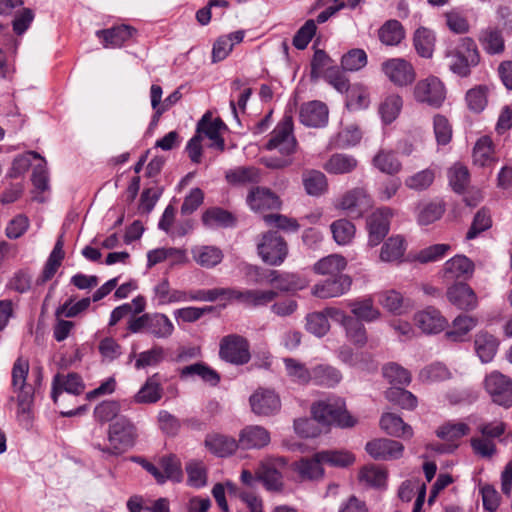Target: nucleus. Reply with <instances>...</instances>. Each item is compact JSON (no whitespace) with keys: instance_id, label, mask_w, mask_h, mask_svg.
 Segmentation results:
<instances>
[{"instance_id":"8","label":"nucleus","mask_w":512,"mask_h":512,"mask_svg":"<svg viewBox=\"0 0 512 512\" xmlns=\"http://www.w3.org/2000/svg\"><path fill=\"white\" fill-rule=\"evenodd\" d=\"M484 386L492 401L506 408L512 406V380L499 371H492L484 380Z\"/></svg>"},{"instance_id":"35","label":"nucleus","mask_w":512,"mask_h":512,"mask_svg":"<svg viewBox=\"0 0 512 512\" xmlns=\"http://www.w3.org/2000/svg\"><path fill=\"white\" fill-rule=\"evenodd\" d=\"M446 210V205L442 200H433L419 204L417 212V222L419 225H429L439 220Z\"/></svg>"},{"instance_id":"6","label":"nucleus","mask_w":512,"mask_h":512,"mask_svg":"<svg viewBox=\"0 0 512 512\" xmlns=\"http://www.w3.org/2000/svg\"><path fill=\"white\" fill-rule=\"evenodd\" d=\"M413 95L418 103L439 108L445 101L446 89L438 77L429 76L415 84Z\"/></svg>"},{"instance_id":"45","label":"nucleus","mask_w":512,"mask_h":512,"mask_svg":"<svg viewBox=\"0 0 512 512\" xmlns=\"http://www.w3.org/2000/svg\"><path fill=\"white\" fill-rule=\"evenodd\" d=\"M324 461L316 453L312 458H303L295 463V470L303 479H318L323 476L322 464Z\"/></svg>"},{"instance_id":"44","label":"nucleus","mask_w":512,"mask_h":512,"mask_svg":"<svg viewBox=\"0 0 512 512\" xmlns=\"http://www.w3.org/2000/svg\"><path fill=\"white\" fill-rule=\"evenodd\" d=\"M406 250L405 240L401 236L390 237L382 246L380 259L384 262H399Z\"/></svg>"},{"instance_id":"9","label":"nucleus","mask_w":512,"mask_h":512,"mask_svg":"<svg viewBox=\"0 0 512 512\" xmlns=\"http://www.w3.org/2000/svg\"><path fill=\"white\" fill-rule=\"evenodd\" d=\"M336 209L345 211L353 217H361L372 207V200L364 188H353L346 191L334 201Z\"/></svg>"},{"instance_id":"50","label":"nucleus","mask_w":512,"mask_h":512,"mask_svg":"<svg viewBox=\"0 0 512 512\" xmlns=\"http://www.w3.org/2000/svg\"><path fill=\"white\" fill-rule=\"evenodd\" d=\"M358 479L365 485L381 488L386 484L387 473L379 466L366 465L359 471Z\"/></svg>"},{"instance_id":"59","label":"nucleus","mask_w":512,"mask_h":512,"mask_svg":"<svg viewBox=\"0 0 512 512\" xmlns=\"http://www.w3.org/2000/svg\"><path fill=\"white\" fill-rule=\"evenodd\" d=\"M188 484L195 488H201L207 483V471L202 461L191 460L186 465Z\"/></svg>"},{"instance_id":"31","label":"nucleus","mask_w":512,"mask_h":512,"mask_svg":"<svg viewBox=\"0 0 512 512\" xmlns=\"http://www.w3.org/2000/svg\"><path fill=\"white\" fill-rule=\"evenodd\" d=\"M347 267V260L339 254H331L321 258L313 265V271L319 275L336 277L343 275L342 271Z\"/></svg>"},{"instance_id":"32","label":"nucleus","mask_w":512,"mask_h":512,"mask_svg":"<svg viewBox=\"0 0 512 512\" xmlns=\"http://www.w3.org/2000/svg\"><path fill=\"white\" fill-rule=\"evenodd\" d=\"M348 307L351 309L355 319H358L360 322H373L381 316V312L374 306L371 297L349 301Z\"/></svg>"},{"instance_id":"14","label":"nucleus","mask_w":512,"mask_h":512,"mask_svg":"<svg viewBox=\"0 0 512 512\" xmlns=\"http://www.w3.org/2000/svg\"><path fill=\"white\" fill-rule=\"evenodd\" d=\"M352 279L348 275H337L318 282L312 288V294L321 299L339 297L349 291Z\"/></svg>"},{"instance_id":"10","label":"nucleus","mask_w":512,"mask_h":512,"mask_svg":"<svg viewBox=\"0 0 512 512\" xmlns=\"http://www.w3.org/2000/svg\"><path fill=\"white\" fill-rule=\"evenodd\" d=\"M225 129L226 126L221 119H213L209 113H206L197 123L195 133L205 142L207 149L223 151L224 140L222 137V131Z\"/></svg>"},{"instance_id":"60","label":"nucleus","mask_w":512,"mask_h":512,"mask_svg":"<svg viewBox=\"0 0 512 512\" xmlns=\"http://www.w3.org/2000/svg\"><path fill=\"white\" fill-rule=\"evenodd\" d=\"M263 219L266 224L274 226L287 233L298 232L301 227L297 219L283 214H267Z\"/></svg>"},{"instance_id":"4","label":"nucleus","mask_w":512,"mask_h":512,"mask_svg":"<svg viewBox=\"0 0 512 512\" xmlns=\"http://www.w3.org/2000/svg\"><path fill=\"white\" fill-rule=\"evenodd\" d=\"M257 251L263 262L271 266H278L288 255V245L278 232L267 231L260 236L257 242Z\"/></svg>"},{"instance_id":"36","label":"nucleus","mask_w":512,"mask_h":512,"mask_svg":"<svg viewBox=\"0 0 512 512\" xmlns=\"http://www.w3.org/2000/svg\"><path fill=\"white\" fill-rule=\"evenodd\" d=\"M34 391H24L17 394V420L19 424L29 429L33 420Z\"/></svg>"},{"instance_id":"52","label":"nucleus","mask_w":512,"mask_h":512,"mask_svg":"<svg viewBox=\"0 0 512 512\" xmlns=\"http://www.w3.org/2000/svg\"><path fill=\"white\" fill-rule=\"evenodd\" d=\"M29 364L26 360L18 358L12 368V386L15 392L34 391L32 386L26 384Z\"/></svg>"},{"instance_id":"61","label":"nucleus","mask_w":512,"mask_h":512,"mask_svg":"<svg viewBox=\"0 0 512 512\" xmlns=\"http://www.w3.org/2000/svg\"><path fill=\"white\" fill-rule=\"evenodd\" d=\"M306 329L317 337H323L330 330V323L322 311L313 312L306 317Z\"/></svg>"},{"instance_id":"17","label":"nucleus","mask_w":512,"mask_h":512,"mask_svg":"<svg viewBox=\"0 0 512 512\" xmlns=\"http://www.w3.org/2000/svg\"><path fill=\"white\" fill-rule=\"evenodd\" d=\"M475 270L474 263L464 255H456L447 260L443 267L445 281L468 280Z\"/></svg>"},{"instance_id":"49","label":"nucleus","mask_w":512,"mask_h":512,"mask_svg":"<svg viewBox=\"0 0 512 512\" xmlns=\"http://www.w3.org/2000/svg\"><path fill=\"white\" fill-rule=\"evenodd\" d=\"M477 324V320L468 315H459L453 321L452 329L445 333L448 340L459 342Z\"/></svg>"},{"instance_id":"1","label":"nucleus","mask_w":512,"mask_h":512,"mask_svg":"<svg viewBox=\"0 0 512 512\" xmlns=\"http://www.w3.org/2000/svg\"><path fill=\"white\" fill-rule=\"evenodd\" d=\"M313 420L298 419L294 421V428L297 433L304 437H314L316 432L310 430L313 421L323 425L335 424L339 427H352L356 420L345 409V402L341 398H328L313 404L311 408Z\"/></svg>"},{"instance_id":"46","label":"nucleus","mask_w":512,"mask_h":512,"mask_svg":"<svg viewBox=\"0 0 512 512\" xmlns=\"http://www.w3.org/2000/svg\"><path fill=\"white\" fill-rule=\"evenodd\" d=\"M278 293L274 290L243 289L242 305L249 308L266 306L271 303Z\"/></svg>"},{"instance_id":"16","label":"nucleus","mask_w":512,"mask_h":512,"mask_svg":"<svg viewBox=\"0 0 512 512\" xmlns=\"http://www.w3.org/2000/svg\"><path fill=\"white\" fill-rule=\"evenodd\" d=\"M249 401L252 411L257 415H273L281 407L279 396L270 389H258L250 396Z\"/></svg>"},{"instance_id":"15","label":"nucleus","mask_w":512,"mask_h":512,"mask_svg":"<svg viewBox=\"0 0 512 512\" xmlns=\"http://www.w3.org/2000/svg\"><path fill=\"white\" fill-rule=\"evenodd\" d=\"M285 465V461L279 459H266L261 462L256 471L257 478L262 481L269 491H280L283 487L282 474L279 467Z\"/></svg>"},{"instance_id":"64","label":"nucleus","mask_w":512,"mask_h":512,"mask_svg":"<svg viewBox=\"0 0 512 512\" xmlns=\"http://www.w3.org/2000/svg\"><path fill=\"white\" fill-rule=\"evenodd\" d=\"M165 350L161 346H153L151 349L138 354L135 362L136 369L156 366L164 360Z\"/></svg>"},{"instance_id":"24","label":"nucleus","mask_w":512,"mask_h":512,"mask_svg":"<svg viewBox=\"0 0 512 512\" xmlns=\"http://www.w3.org/2000/svg\"><path fill=\"white\" fill-rule=\"evenodd\" d=\"M478 41L488 55H501L505 51V39L498 27L483 29L479 34Z\"/></svg>"},{"instance_id":"37","label":"nucleus","mask_w":512,"mask_h":512,"mask_svg":"<svg viewBox=\"0 0 512 512\" xmlns=\"http://www.w3.org/2000/svg\"><path fill=\"white\" fill-rule=\"evenodd\" d=\"M305 191L310 196H321L328 190L326 176L317 170L305 171L302 176Z\"/></svg>"},{"instance_id":"56","label":"nucleus","mask_w":512,"mask_h":512,"mask_svg":"<svg viewBox=\"0 0 512 512\" xmlns=\"http://www.w3.org/2000/svg\"><path fill=\"white\" fill-rule=\"evenodd\" d=\"M343 327L346 332V337L354 345L363 347L367 343L366 329L358 319L354 317L347 318Z\"/></svg>"},{"instance_id":"42","label":"nucleus","mask_w":512,"mask_h":512,"mask_svg":"<svg viewBox=\"0 0 512 512\" xmlns=\"http://www.w3.org/2000/svg\"><path fill=\"white\" fill-rule=\"evenodd\" d=\"M286 375L293 383L306 385L312 380V370L294 358H284Z\"/></svg>"},{"instance_id":"2","label":"nucleus","mask_w":512,"mask_h":512,"mask_svg":"<svg viewBox=\"0 0 512 512\" xmlns=\"http://www.w3.org/2000/svg\"><path fill=\"white\" fill-rule=\"evenodd\" d=\"M137 438L138 430L134 422L126 416H120L108 427L109 446L94 444L93 447L107 456H120L135 445Z\"/></svg>"},{"instance_id":"41","label":"nucleus","mask_w":512,"mask_h":512,"mask_svg":"<svg viewBox=\"0 0 512 512\" xmlns=\"http://www.w3.org/2000/svg\"><path fill=\"white\" fill-rule=\"evenodd\" d=\"M413 44L419 56L431 58L435 46V34L425 27L418 28L413 37Z\"/></svg>"},{"instance_id":"62","label":"nucleus","mask_w":512,"mask_h":512,"mask_svg":"<svg viewBox=\"0 0 512 512\" xmlns=\"http://www.w3.org/2000/svg\"><path fill=\"white\" fill-rule=\"evenodd\" d=\"M121 403L115 400H107L99 403L94 409V417L101 423L116 420L121 411Z\"/></svg>"},{"instance_id":"3","label":"nucleus","mask_w":512,"mask_h":512,"mask_svg":"<svg viewBox=\"0 0 512 512\" xmlns=\"http://www.w3.org/2000/svg\"><path fill=\"white\" fill-rule=\"evenodd\" d=\"M445 57L449 59L450 70L461 77L468 76L470 68L477 66L480 62L476 43L470 37L461 38L459 47L448 49Z\"/></svg>"},{"instance_id":"27","label":"nucleus","mask_w":512,"mask_h":512,"mask_svg":"<svg viewBox=\"0 0 512 512\" xmlns=\"http://www.w3.org/2000/svg\"><path fill=\"white\" fill-rule=\"evenodd\" d=\"M182 97V94L177 89L172 92L168 97L161 103L162 88L159 85H152L150 89L151 106L155 110L153 116V122H157L159 117L169 110L174 104H176Z\"/></svg>"},{"instance_id":"43","label":"nucleus","mask_w":512,"mask_h":512,"mask_svg":"<svg viewBox=\"0 0 512 512\" xmlns=\"http://www.w3.org/2000/svg\"><path fill=\"white\" fill-rule=\"evenodd\" d=\"M330 230L334 241L341 246L349 245L356 233L355 225L345 218L333 221Z\"/></svg>"},{"instance_id":"39","label":"nucleus","mask_w":512,"mask_h":512,"mask_svg":"<svg viewBox=\"0 0 512 512\" xmlns=\"http://www.w3.org/2000/svg\"><path fill=\"white\" fill-rule=\"evenodd\" d=\"M378 37L384 45L396 46L404 39L405 31L399 21L388 20L378 30Z\"/></svg>"},{"instance_id":"19","label":"nucleus","mask_w":512,"mask_h":512,"mask_svg":"<svg viewBox=\"0 0 512 512\" xmlns=\"http://www.w3.org/2000/svg\"><path fill=\"white\" fill-rule=\"evenodd\" d=\"M415 325L425 334H437L447 326L446 318L434 307H427L414 316Z\"/></svg>"},{"instance_id":"23","label":"nucleus","mask_w":512,"mask_h":512,"mask_svg":"<svg viewBox=\"0 0 512 512\" xmlns=\"http://www.w3.org/2000/svg\"><path fill=\"white\" fill-rule=\"evenodd\" d=\"M270 443V433L262 426L249 425L239 433V447L243 450L261 449Z\"/></svg>"},{"instance_id":"20","label":"nucleus","mask_w":512,"mask_h":512,"mask_svg":"<svg viewBox=\"0 0 512 512\" xmlns=\"http://www.w3.org/2000/svg\"><path fill=\"white\" fill-rule=\"evenodd\" d=\"M329 111L326 104L321 101H310L301 106L299 118L302 124L308 127H323L328 122Z\"/></svg>"},{"instance_id":"28","label":"nucleus","mask_w":512,"mask_h":512,"mask_svg":"<svg viewBox=\"0 0 512 512\" xmlns=\"http://www.w3.org/2000/svg\"><path fill=\"white\" fill-rule=\"evenodd\" d=\"M194 261L204 268H213L223 259L222 251L216 246L197 245L191 249Z\"/></svg>"},{"instance_id":"38","label":"nucleus","mask_w":512,"mask_h":512,"mask_svg":"<svg viewBox=\"0 0 512 512\" xmlns=\"http://www.w3.org/2000/svg\"><path fill=\"white\" fill-rule=\"evenodd\" d=\"M174 331V325L171 320L161 313L149 314L147 332L159 339L169 338Z\"/></svg>"},{"instance_id":"13","label":"nucleus","mask_w":512,"mask_h":512,"mask_svg":"<svg viewBox=\"0 0 512 512\" xmlns=\"http://www.w3.org/2000/svg\"><path fill=\"white\" fill-rule=\"evenodd\" d=\"M448 301L458 309L470 311L478 306V297L474 290L465 282L459 281L447 288Z\"/></svg>"},{"instance_id":"47","label":"nucleus","mask_w":512,"mask_h":512,"mask_svg":"<svg viewBox=\"0 0 512 512\" xmlns=\"http://www.w3.org/2000/svg\"><path fill=\"white\" fill-rule=\"evenodd\" d=\"M403 100L398 94L387 95L379 104V114L385 124L392 123L400 114Z\"/></svg>"},{"instance_id":"18","label":"nucleus","mask_w":512,"mask_h":512,"mask_svg":"<svg viewBox=\"0 0 512 512\" xmlns=\"http://www.w3.org/2000/svg\"><path fill=\"white\" fill-rule=\"evenodd\" d=\"M365 449L376 460H392L402 456L404 446L396 440L380 438L368 442Z\"/></svg>"},{"instance_id":"12","label":"nucleus","mask_w":512,"mask_h":512,"mask_svg":"<svg viewBox=\"0 0 512 512\" xmlns=\"http://www.w3.org/2000/svg\"><path fill=\"white\" fill-rule=\"evenodd\" d=\"M393 216L392 209L382 207L374 211L367 219L369 233L368 243L377 246L386 237L390 229V220Z\"/></svg>"},{"instance_id":"29","label":"nucleus","mask_w":512,"mask_h":512,"mask_svg":"<svg viewBox=\"0 0 512 512\" xmlns=\"http://www.w3.org/2000/svg\"><path fill=\"white\" fill-rule=\"evenodd\" d=\"M201 220L203 225L210 229L218 227H232L236 222L232 213L220 207H211L206 209L202 214Z\"/></svg>"},{"instance_id":"22","label":"nucleus","mask_w":512,"mask_h":512,"mask_svg":"<svg viewBox=\"0 0 512 512\" xmlns=\"http://www.w3.org/2000/svg\"><path fill=\"white\" fill-rule=\"evenodd\" d=\"M84 388L85 385L82 378L77 373H58L53 378L51 397L56 404L62 392L80 395L84 391Z\"/></svg>"},{"instance_id":"34","label":"nucleus","mask_w":512,"mask_h":512,"mask_svg":"<svg viewBox=\"0 0 512 512\" xmlns=\"http://www.w3.org/2000/svg\"><path fill=\"white\" fill-rule=\"evenodd\" d=\"M342 380L341 372L327 364H320L312 368V380L314 384L324 387H335Z\"/></svg>"},{"instance_id":"48","label":"nucleus","mask_w":512,"mask_h":512,"mask_svg":"<svg viewBox=\"0 0 512 512\" xmlns=\"http://www.w3.org/2000/svg\"><path fill=\"white\" fill-rule=\"evenodd\" d=\"M362 133L355 125H350L342 129L329 142L330 148H348L355 146L361 140Z\"/></svg>"},{"instance_id":"58","label":"nucleus","mask_w":512,"mask_h":512,"mask_svg":"<svg viewBox=\"0 0 512 512\" xmlns=\"http://www.w3.org/2000/svg\"><path fill=\"white\" fill-rule=\"evenodd\" d=\"M382 372L384 378L393 385H408L411 382L410 372L397 363H388Z\"/></svg>"},{"instance_id":"63","label":"nucleus","mask_w":512,"mask_h":512,"mask_svg":"<svg viewBox=\"0 0 512 512\" xmlns=\"http://www.w3.org/2000/svg\"><path fill=\"white\" fill-rule=\"evenodd\" d=\"M318 457L331 466L347 467L355 462V456L348 451H322L318 452Z\"/></svg>"},{"instance_id":"55","label":"nucleus","mask_w":512,"mask_h":512,"mask_svg":"<svg viewBox=\"0 0 512 512\" xmlns=\"http://www.w3.org/2000/svg\"><path fill=\"white\" fill-rule=\"evenodd\" d=\"M448 177L453 191L463 194L470 181L468 169L460 163H456L450 168Z\"/></svg>"},{"instance_id":"30","label":"nucleus","mask_w":512,"mask_h":512,"mask_svg":"<svg viewBox=\"0 0 512 512\" xmlns=\"http://www.w3.org/2000/svg\"><path fill=\"white\" fill-rule=\"evenodd\" d=\"M380 427L387 434L394 437L411 438L413 436L412 427L394 413H385L380 419Z\"/></svg>"},{"instance_id":"40","label":"nucleus","mask_w":512,"mask_h":512,"mask_svg":"<svg viewBox=\"0 0 512 512\" xmlns=\"http://www.w3.org/2000/svg\"><path fill=\"white\" fill-rule=\"evenodd\" d=\"M225 178L227 182L232 185H244L259 182L261 174L254 166H241L228 170L225 174Z\"/></svg>"},{"instance_id":"26","label":"nucleus","mask_w":512,"mask_h":512,"mask_svg":"<svg viewBox=\"0 0 512 512\" xmlns=\"http://www.w3.org/2000/svg\"><path fill=\"white\" fill-rule=\"evenodd\" d=\"M205 445L211 453L219 457H226L239 447V439L235 440L230 436L214 433L207 435Z\"/></svg>"},{"instance_id":"53","label":"nucleus","mask_w":512,"mask_h":512,"mask_svg":"<svg viewBox=\"0 0 512 512\" xmlns=\"http://www.w3.org/2000/svg\"><path fill=\"white\" fill-rule=\"evenodd\" d=\"M386 399L403 409L412 410L417 406V398L410 391L393 386L385 392Z\"/></svg>"},{"instance_id":"57","label":"nucleus","mask_w":512,"mask_h":512,"mask_svg":"<svg viewBox=\"0 0 512 512\" xmlns=\"http://www.w3.org/2000/svg\"><path fill=\"white\" fill-rule=\"evenodd\" d=\"M487 95L488 88L483 85L468 90L465 97L468 108L475 113L482 112L488 103Z\"/></svg>"},{"instance_id":"7","label":"nucleus","mask_w":512,"mask_h":512,"mask_svg":"<svg viewBox=\"0 0 512 512\" xmlns=\"http://www.w3.org/2000/svg\"><path fill=\"white\" fill-rule=\"evenodd\" d=\"M220 358L226 362L243 365L249 362L250 347L246 338L237 334H230L220 341Z\"/></svg>"},{"instance_id":"21","label":"nucleus","mask_w":512,"mask_h":512,"mask_svg":"<svg viewBox=\"0 0 512 512\" xmlns=\"http://www.w3.org/2000/svg\"><path fill=\"white\" fill-rule=\"evenodd\" d=\"M247 203L256 212L276 210L281 207L280 198L273 191L265 187L251 189L247 196Z\"/></svg>"},{"instance_id":"33","label":"nucleus","mask_w":512,"mask_h":512,"mask_svg":"<svg viewBox=\"0 0 512 512\" xmlns=\"http://www.w3.org/2000/svg\"><path fill=\"white\" fill-rule=\"evenodd\" d=\"M474 345L481 362L489 363L498 350L499 342L493 335L487 332H479L475 337Z\"/></svg>"},{"instance_id":"51","label":"nucleus","mask_w":512,"mask_h":512,"mask_svg":"<svg viewBox=\"0 0 512 512\" xmlns=\"http://www.w3.org/2000/svg\"><path fill=\"white\" fill-rule=\"evenodd\" d=\"M199 376L203 381L215 386L220 381L219 374L203 363H195L185 366L181 370V377Z\"/></svg>"},{"instance_id":"5","label":"nucleus","mask_w":512,"mask_h":512,"mask_svg":"<svg viewBox=\"0 0 512 512\" xmlns=\"http://www.w3.org/2000/svg\"><path fill=\"white\" fill-rule=\"evenodd\" d=\"M293 119L285 115L282 120L273 129L270 139L265 147L269 151H278L282 155H291L296 151L297 141L293 134Z\"/></svg>"},{"instance_id":"11","label":"nucleus","mask_w":512,"mask_h":512,"mask_svg":"<svg viewBox=\"0 0 512 512\" xmlns=\"http://www.w3.org/2000/svg\"><path fill=\"white\" fill-rule=\"evenodd\" d=\"M385 76L396 86H408L416 78L415 70L411 63L403 58H392L381 65Z\"/></svg>"},{"instance_id":"25","label":"nucleus","mask_w":512,"mask_h":512,"mask_svg":"<svg viewBox=\"0 0 512 512\" xmlns=\"http://www.w3.org/2000/svg\"><path fill=\"white\" fill-rule=\"evenodd\" d=\"M135 30L128 25H120L110 29L99 30L96 35L102 40L105 48H118L128 41Z\"/></svg>"},{"instance_id":"54","label":"nucleus","mask_w":512,"mask_h":512,"mask_svg":"<svg viewBox=\"0 0 512 512\" xmlns=\"http://www.w3.org/2000/svg\"><path fill=\"white\" fill-rule=\"evenodd\" d=\"M162 396V389L156 380V375L149 378L143 387L134 396L136 403H155L160 400Z\"/></svg>"}]
</instances>
